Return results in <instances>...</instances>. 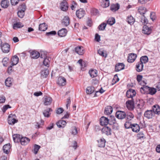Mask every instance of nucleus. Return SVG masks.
Returning a JSON list of instances; mask_svg holds the SVG:
<instances>
[{
  "instance_id": "obj_1",
  "label": "nucleus",
  "mask_w": 160,
  "mask_h": 160,
  "mask_svg": "<svg viewBox=\"0 0 160 160\" xmlns=\"http://www.w3.org/2000/svg\"><path fill=\"white\" fill-rule=\"evenodd\" d=\"M16 116L15 114H10L8 116V121L9 124L13 125L18 121L15 118Z\"/></svg>"
},
{
  "instance_id": "obj_2",
  "label": "nucleus",
  "mask_w": 160,
  "mask_h": 160,
  "mask_svg": "<svg viewBox=\"0 0 160 160\" xmlns=\"http://www.w3.org/2000/svg\"><path fill=\"white\" fill-rule=\"evenodd\" d=\"M2 52L4 53H8L10 50V46L7 43H4L0 46Z\"/></svg>"
},
{
  "instance_id": "obj_3",
  "label": "nucleus",
  "mask_w": 160,
  "mask_h": 160,
  "mask_svg": "<svg viewBox=\"0 0 160 160\" xmlns=\"http://www.w3.org/2000/svg\"><path fill=\"white\" fill-rule=\"evenodd\" d=\"M21 8L22 9L19 10L17 12L18 17L20 18H22L24 16L26 7L25 4H22L21 6Z\"/></svg>"
},
{
  "instance_id": "obj_4",
  "label": "nucleus",
  "mask_w": 160,
  "mask_h": 160,
  "mask_svg": "<svg viewBox=\"0 0 160 160\" xmlns=\"http://www.w3.org/2000/svg\"><path fill=\"white\" fill-rule=\"evenodd\" d=\"M143 87H142L140 89V92L144 94H150V87L148 86L143 85Z\"/></svg>"
},
{
  "instance_id": "obj_5",
  "label": "nucleus",
  "mask_w": 160,
  "mask_h": 160,
  "mask_svg": "<svg viewBox=\"0 0 160 160\" xmlns=\"http://www.w3.org/2000/svg\"><path fill=\"white\" fill-rule=\"evenodd\" d=\"M126 116V113L124 112L121 111H118L116 113V117L119 119H123Z\"/></svg>"
},
{
  "instance_id": "obj_6",
  "label": "nucleus",
  "mask_w": 160,
  "mask_h": 160,
  "mask_svg": "<svg viewBox=\"0 0 160 160\" xmlns=\"http://www.w3.org/2000/svg\"><path fill=\"white\" fill-rule=\"evenodd\" d=\"M126 105L127 108L130 110H132L134 108L133 100L132 99L131 100H128L126 102Z\"/></svg>"
},
{
  "instance_id": "obj_7",
  "label": "nucleus",
  "mask_w": 160,
  "mask_h": 160,
  "mask_svg": "<svg viewBox=\"0 0 160 160\" xmlns=\"http://www.w3.org/2000/svg\"><path fill=\"white\" fill-rule=\"evenodd\" d=\"M136 94V92L134 90L132 89H130L127 91L126 95L128 98H132L133 97L135 96Z\"/></svg>"
},
{
  "instance_id": "obj_8",
  "label": "nucleus",
  "mask_w": 160,
  "mask_h": 160,
  "mask_svg": "<svg viewBox=\"0 0 160 160\" xmlns=\"http://www.w3.org/2000/svg\"><path fill=\"white\" fill-rule=\"evenodd\" d=\"M152 112L156 114H160V106L157 104L154 105L152 107V110H151V112Z\"/></svg>"
},
{
  "instance_id": "obj_9",
  "label": "nucleus",
  "mask_w": 160,
  "mask_h": 160,
  "mask_svg": "<svg viewBox=\"0 0 160 160\" xmlns=\"http://www.w3.org/2000/svg\"><path fill=\"white\" fill-rule=\"evenodd\" d=\"M137 57V55L135 54L131 53L129 54L127 59L129 62L132 63L134 61Z\"/></svg>"
},
{
  "instance_id": "obj_10",
  "label": "nucleus",
  "mask_w": 160,
  "mask_h": 160,
  "mask_svg": "<svg viewBox=\"0 0 160 160\" xmlns=\"http://www.w3.org/2000/svg\"><path fill=\"white\" fill-rule=\"evenodd\" d=\"M66 82V80L65 78L62 77H59L57 81V84L61 86H64L65 85Z\"/></svg>"
},
{
  "instance_id": "obj_11",
  "label": "nucleus",
  "mask_w": 160,
  "mask_h": 160,
  "mask_svg": "<svg viewBox=\"0 0 160 160\" xmlns=\"http://www.w3.org/2000/svg\"><path fill=\"white\" fill-rule=\"evenodd\" d=\"M52 101V98L46 96L43 98L44 104L45 105H50Z\"/></svg>"
},
{
  "instance_id": "obj_12",
  "label": "nucleus",
  "mask_w": 160,
  "mask_h": 160,
  "mask_svg": "<svg viewBox=\"0 0 160 160\" xmlns=\"http://www.w3.org/2000/svg\"><path fill=\"white\" fill-rule=\"evenodd\" d=\"M109 120L108 118L104 117H102L100 118V123L102 126H105L109 124Z\"/></svg>"
},
{
  "instance_id": "obj_13",
  "label": "nucleus",
  "mask_w": 160,
  "mask_h": 160,
  "mask_svg": "<svg viewBox=\"0 0 160 160\" xmlns=\"http://www.w3.org/2000/svg\"><path fill=\"white\" fill-rule=\"evenodd\" d=\"M40 54L36 50H33L30 52V56L32 58L37 59L40 56Z\"/></svg>"
},
{
  "instance_id": "obj_14",
  "label": "nucleus",
  "mask_w": 160,
  "mask_h": 160,
  "mask_svg": "<svg viewBox=\"0 0 160 160\" xmlns=\"http://www.w3.org/2000/svg\"><path fill=\"white\" fill-rule=\"evenodd\" d=\"M85 13V11L82 9H80L76 12V15L79 18H82L84 16Z\"/></svg>"
},
{
  "instance_id": "obj_15",
  "label": "nucleus",
  "mask_w": 160,
  "mask_h": 160,
  "mask_svg": "<svg viewBox=\"0 0 160 160\" xmlns=\"http://www.w3.org/2000/svg\"><path fill=\"white\" fill-rule=\"evenodd\" d=\"M111 129L107 126H105L102 130V133L107 135H110L111 134Z\"/></svg>"
},
{
  "instance_id": "obj_16",
  "label": "nucleus",
  "mask_w": 160,
  "mask_h": 160,
  "mask_svg": "<svg viewBox=\"0 0 160 160\" xmlns=\"http://www.w3.org/2000/svg\"><path fill=\"white\" fill-rule=\"evenodd\" d=\"M70 19L68 16H65L62 21V24L64 26H67L69 24Z\"/></svg>"
},
{
  "instance_id": "obj_17",
  "label": "nucleus",
  "mask_w": 160,
  "mask_h": 160,
  "mask_svg": "<svg viewBox=\"0 0 160 160\" xmlns=\"http://www.w3.org/2000/svg\"><path fill=\"white\" fill-rule=\"evenodd\" d=\"M125 65L122 63H118L116 65L115 68V70L116 72H118L124 68Z\"/></svg>"
},
{
  "instance_id": "obj_18",
  "label": "nucleus",
  "mask_w": 160,
  "mask_h": 160,
  "mask_svg": "<svg viewBox=\"0 0 160 160\" xmlns=\"http://www.w3.org/2000/svg\"><path fill=\"white\" fill-rule=\"evenodd\" d=\"M67 32V29L63 28L59 30L58 32V34L59 36L63 37L66 35Z\"/></svg>"
},
{
  "instance_id": "obj_19",
  "label": "nucleus",
  "mask_w": 160,
  "mask_h": 160,
  "mask_svg": "<svg viewBox=\"0 0 160 160\" xmlns=\"http://www.w3.org/2000/svg\"><path fill=\"white\" fill-rule=\"evenodd\" d=\"M68 6L67 2L65 0L62 2L61 4V9L63 11H65L68 10Z\"/></svg>"
},
{
  "instance_id": "obj_20",
  "label": "nucleus",
  "mask_w": 160,
  "mask_h": 160,
  "mask_svg": "<svg viewBox=\"0 0 160 160\" xmlns=\"http://www.w3.org/2000/svg\"><path fill=\"white\" fill-rule=\"evenodd\" d=\"M109 122V124H114V125L116 127V128L118 127V124L116 122L115 118L114 116H111L110 117V119H108Z\"/></svg>"
},
{
  "instance_id": "obj_21",
  "label": "nucleus",
  "mask_w": 160,
  "mask_h": 160,
  "mask_svg": "<svg viewBox=\"0 0 160 160\" xmlns=\"http://www.w3.org/2000/svg\"><path fill=\"white\" fill-rule=\"evenodd\" d=\"M19 58L16 55L13 56L11 60V65L14 66L16 65L18 62Z\"/></svg>"
},
{
  "instance_id": "obj_22",
  "label": "nucleus",
  "mask_w": 160,
  "mask_h": 160,
  "mask_svg": "<svg viewBox=\"0 0 160 160\" xmlns=\"http://www.w3.org/2000/svg\"><path fill=\"white\" fill-rule=\"evenodd\" d=\"M11 147V146L10 143L4 145L3 147L4 152L6 154H8L10 152Z\"/></svg>"
},
{
  "instance_id": "obj_23",
  "label": "nucleus",
  "mask_w": 160,
  "mask_h": 160,
  "mask_svg": "<svg viewBox=\"0 0 160 160\" xmlns=\"http://www.w3.org/2000/svg\"><path fill=\"white\" fill-rule=\"evenodd\" d=\"M143 67V64L139 61L136 65V70L138 72H140L142 71Z\"/></svg>"
},
{
  "instance_id": "obj_24",
  "label": "nucleus",
  "mask_w": 160,
  "mask_h": 160,
  "mask_svg": "<svg viewBox=\"0 0 160 160\" xmlns=\"http://www.w3.org/2000/svg\"><path fill=\"white\" fill-rule=\"evenodd\" d=\"M66 121L61 120L58 122L56 124L58 128H63L66 125Z\"/></svg>"
},
{
  "instance_id": "obj_25",
  "label": "nucleus",
  "mask_w": 160,
  "mask_h": 160,
  "mask_svg": "<svg viewBox=\"0 0 160 160\" xmlns=\"http://www.w3.org/2000/svg\"><path fill=\"white\" fill-rule=\"evenodd\" d=\"M30 141V139L26 137H22L21 138L20 142L22 145L27 144Z\"/></svg>"
},
{
  "instance_id": "obj_26",
  "label": "nucleus",
  "mask_w": 160,
  "mask_h": 160,
  "mask_svg": "<svg viewBox=\"0 0 160 160\" xmlns=\"http://www.w3.org/2000/svg\"><path fill=\"white\" fill-rule=\"evenodd\" d=\"M13 139L15 142H20L21 137L19 134H15L12 136Z\"/></svg>"
},
{
  "instance_id": "obj_27",
  "label": "nucleus",
  "mask_w": 160,
  "mask_h": 160,
  "mask_svg": "<svg viewBox=\"0 0 160 160\" xmlns=\"http://www.w3.org/2000/svg\"><path fill=\"white\" fill-rule=\"evenodd\" d=\"M120 8V5L119 4H113L111 5L110 7L111 10L112 12H115L117 11Z\"/></svg>"
},
{
  "instance_id": "obj_28",
  "label": "nucleus",
  "mask_w": 160,
  "mask_h": 160,
  "mask_svg": "<svg viewBox=\"0 0 160 160\" xmlns=\"http://www.w3.org/2000/svg\"><path fill=\"white\" fill-rule=\"evenodd\" d=\"M131 128L132 131L136 132H138L140 130L139 126L136 123L132 124Z\"/></svg>"
},
{
  "instance_id": "obj_29",
  "label": "nucleus",
  "mask_w": 160,
  "mask_h": 160,
  "mask_svg": "<svg viewBox=\"0 0 160 160\" xmlns=\"http://www.w3.org/2000/svg\"><path fill=\"white\" fill-rule=\"evenodd\" d=\"M48 28V26L46 25L45 23L40 24L39 26V31H44Z\"/></svg>"
},
{
  "instance_id": "obj_30",
  "label": "nucleus",
  "mask_w": 160,
  "mask_h": 160,
  "mask_svg": "<svg viewBox=\"0 0 160 160\" xmlns=\"http://www.w3.org/2000/svg\"><path fill=\"white\" fill-rule=\"evenodd\" d=\"M89 73L92 78L95 77L98 75L97 71L94 69H91L89 70Z\"/></svg>"
},
{
  "instance_id": "obj_31",
  "label": "nucleus",
  "mask_w": 160,
  "mask_h": 160,
  "mask_svg": "<svg viewBox=\"0 0 160 160\" xmlns=\"http://www.w3.org/2000/svg\"><path fill=\"white\" fill-rule=\"evenodd\" d=\"M126 21L128 24L131 25L133 24L134 23L135 19L131 15H130L127 17Z\"/></svg>"
},
{
  "instance_id": "obj_32",
  "label": "nucleus",
  "mask_w": 160,
  "mask_h": 160,
  "mask_svg": "<svg viewBox=\"0 0 160 160\" xmlns=\"http://www.w3.org/2000/svg\"><path fill=\"white\" fill-rule=\"evenodd\" d=\"M113 111V108L111 106H107L105 108L104 113L107 115L110 114Z\"/></svg>"
},
{
  "instance_id": "obj_33",
  "label": "nucleus",
  "mask_w": 160,
  "mask_h": 160,
  "mask_svg": "<svg viewBox=\"0 0 160 160\" xmlns=\"http://www.w3.org/2000/svg\"><path fill=\"white\" fill-rule=\"evenodd\" d=\"M49 71L48 69H45L41 72V76L43 78H46L48 75Z\"/></svg>"
},
{
  "instance_id": "obj_34",
  "label": "nucleus",
  "mask_w": 160,
  "mask_h": 160,
  "mask_svg": "<svg viewBox=\"0 0 160 160\" xmlns=\"http://www.w3.org/2000/svg\"><path fill=\"white\" fill-rule=\"evenodd\" d=\"M9 5V2L7 0H2L1 2V6L3 8H7Z\"/></svg>"
},
{
  "instance_id": "obj_35",
  "label": "nucleus",
  "mask_w": 160,
  "mask_h": 160,
  "mask_svg": "<svg viewBox=\"0 0 160 160\" xmlns=\"http://www.w3.org/2000/svg\"><path fill=\"white\" fill-rule=\"evenodd\" d=\"M83 48L82 47H77L75 48V51L79 55H82L83 53Z\"/></svg>"
},
{
  "instance_id": "obj_36",
  "label": "nucleus",
  "mask_w": 160,
  "mask_h": 160,
  "mask_svg": "<svg viewBox=\"0 0 160 160\" xmlns=\"http://www.w3.org/2000/svg\"><path fill=\"white\" fill-rule=\"evenodd\" d=\"M142 33L145 34L149 35L150 34V29L146 25H144L143 26Z\"/></svg>"
},
{
  "instance_id": "obj_37",
  "label": "nucleus",
  "mask_w": 160,
  "mask_h": 160,
  "mask_svg": "<svg viewBox=\"0 0 160 160\" xmlns=\"http://www.w3.org/2000/svg\"><path fill=\"white\" fill-rule=\"evenodd\" d=\"M98 145L100 147H104L105 146V140L103 138H102L98 141Z\"/></svg>"
},
{
  "instance_id": "obj_38",
  "label": "nucleus",
  "mask_w": 160,
  "mask_h": 160,
  "mask_svg": "<svg viewBox=\"0 0 160 160\" xmlns=\"http://www.w3.org/2000/svg\"><path fill=\"white\" fill-rule=\"evenodd\" d=\"M50 59L51 58L48 57H46L44 58V59L43 62L44 65L47 67H49L50 63Z\"/></svg>"
},
{
  "instance_id": "obj_39",
  "label": "nucleus",
  "mask_w": 160,
  "mask_h": 160,
  "mask_svg": "<svg viewBox=\"0 0 160 160\" xmlns=\"http://www.w3.org/2000/svg\"><path fill=\"white\" fill-rule=\"evenodd\" d=\"M51 111H52V109L51 108H48L43 111V114L44 117L48 118L50 116L49 112Z\"/></svg>"
},
{
  "instance_id": "obj_40",
  "label": "nucleus",
  "mask_w": 160,
  "mask_h": 160,
  "mask_svg": "<svg viewBox=\"0 0 160 160\" xmlns=\"http://www.w3.org/2000/svg\"><path fill=\"white\" fill-rule=\"evenodd\" d=\"M12 79L10 78H8L5 81V85L8 87H10L12 85Z\"/></svg>"
},
{
  "instance_id": "obj_41",
  "label": "nucleus",
  "mask_w": 160,
  "mask_h": 160,
  "mask_svg": "<svg viewBox=\"0 0 160 160\" xmlns=\"http://www.w3.org/2000/svg\"><path fill=\"white\" fill-rule=\"evenodd\" d=\"M94 91V87L92 86L88 87L86 89V92L88 94H91Z\"/></svg>"
},
{
  "instance_id": "obj_42",
  "label": "nucleus",
  "mask_w": 160,
  "mask_h": 160,
  "mask_svg": "<svg viewBox=\"0 0 160 160\" xmlns=\"http://www.w3.org/2000/svg\"><path fill=\"white\" fill-rule=\"evenodd\" d=\"M148 58L146 56H144L141 57L140 62H141L142 63H146L148 61Z\"/></svg>"
},
{
  "instance_id": "obj_43",
  "label": "nucleus",
  "mask_w": 160,
  "mask_h": 160,
  "mask_svg": "<svg viewBox=\"0 0 160 160\" xmlns=\"http://www.w3.org/2000/svg\"><path fill=\"white\" fill-rule=\"evenodd\" d=\"M23 26V25L21 22H18L14 24L13 28L14 29H16L17 28L22 27Z\"/></svg>"
},
{
  "instance_id": "obj_44",
  "label": "nucleus",
  "mask_w": 160,
  "mask_h": 160,
  "mask_svg": "<svg viewBox=\"0 0 160 160\" xmlns=\"http://www.w3.org/2000/svg\"><path fill=\"white\" fill-rule=\"evenodd\" d=\"M115 22V20L114 18H111L108 19L107 21V23L111 26Z\"/></svg>"
},
{
  "instance_id": "obj_45",
  "label": "nucleus",
  "mask_w": 160,
  "mask_h": 160,
  "mask_svg": "<svg viewBox=\"0 0 160 160\" xmlns=\"http://www.w3.org/2000/svg\"><path fill=\"white\" fill-rule=\"evenodd\" d=\"M138 11L141 15L144 14L146 12L145 8L142 7H139L138 8Z\"/></svg>"
},
{
  "instance_id": "obj_46",
  "label": "nucleus",
  "mask_w": 160,
  "mask_h": 160,
  "mask_svg": "<svg viewBox=\"0 0 160 160\" xmlns=\"http://www.w3.org/2000/svg\"><path fill=\"white\" fill-rule=\"evenodd\" d=\"M126 117L129 120H131L134 117V115L130 112H127Z\"/></svg>"
},
{
  "instance_id": "obj_47",
  "label": "nucleus",
  "mask_w": 160,
  "mask_h": 160,
  "mask_svg": "<svg viewBox=\"0 0 160 160\" xmlns=\"http://www.w3.org/2000/svg\"><path fill=\"white\" fill-rule=\"evenodd\" d=\"M9 59L7 58H4L2 60V63L4 66L6 67L7 66L9 62Z\"/></svg>"
},
{
  "instance_id": "obj_48",
  "label": "nucleus",
  "mask_w": 160,
  "mask_h": 160,
  "mask_svg": "<svg viewBox=\"0 0 160 160\" xmlns=\"http://www.w3.org/2000/svg\"><path fill=\"white\" fill-rule=\"evenodd\" d=\"M106 26V24L105 23H103L100 25L98 27V29L100 30H104Z\"/></svg>"
},
{
  "instance_id": "obj_49",
  "label": "nucleus",
  "mask_w": 160,
  "mask_h": 160,
  "mask_svg": "<svg viewBox=\"0 0 160 160\" xmlns=\"http://www.w3.org/2000/svg\"><path fill=\"white\" fill-rule=\"evenodd\" d=\"M40 148V146L38 145L35 144L34 146V153L35 154H36L38 152V150Z\"/></svg>"
},
{
  "instance_id": "obj_50",
  "label": "nucleus",
  "mask_w": 160,
  "mask_h": 160,
  "mask_svg": "<svg viewBox=\"0 0 160 160\" xmlns=\"http://www.w3.org/2000/svg\"><path fill=\"white\" fill-rule=\"evenodd\" d=\"M103 1L102 6L103 7L106 8L109 5V0H103Z\"/></svg>"
},
{
  "instance_id": "obj_51",
  "label": "nucleus",
  "mask_w": 160,
  "mask_h": 160,
  "mask_svg": "<svg viewBox=\"0 0 160 160\" xmlns=\"http://www.w3.org/2000/svg\"><path fill=\"white\" fill-rule=\"evenodd\" d=\"M156 18L157 17L155 12H151V19L152 21L154 22V21L156 20Z\"/></svg>"
},
{
  "instance_id": "obj_52",
  "label": "nucleus",
  "mask_w": 160,
  "mask_h": 160,
  "mask_svg": "<svg viewBox=\"0 0 160 160\" xmlns=\"http://www.w3.org/2000/svg\"><path fill=\"white\" fill-rule=\"evenodd\" d=\"M145 118L149 119L150 118V110H147L145 112L144 114Z\"/></svg>"
},
{
  "instance_id": "obj_53",
  "label": "nucleus",
  "mask_w": 160,
  "mask_h": 160,
  "mask_svg": "<svg viewBox=\"0 0 160 160\" xmlns=\"http://www.w3.org/2000/svg\"><path fill=\"white\" fill-rule=\"evenodd\" d=\"M98 53L100 56L103 57H106L107 55L106 53H104L103 50L102 49H99L98 51Z\"/></svg>"
},
{
  "instance_id": "obj_54",
  "label": "nucleus",
  "mask_w": 160,
  "mask_h": 160,
  "mask_svg": "<svg viewBox=\"0 0 160 160\" xmlns=\"http://www.w3.org/2000/svg\"><path fill=\"white\" fill-rule=\"evenodd\" d=\"M138 139H143L144 138V135L142 132H139L137 135Z\"/></svg>"
},
{
  "instance_id": "obj_55",
  "label": "nucleus",
  "mask_w": 160,
  "mask_h": 160,
  "mask_svg": "<svg viewBox=\"0 0 160 160\" xmlns=\"http://www.w3.org/2000/svg\"><path fill=\"white\" fill-rule=\"evenodd\" d=\"M132 124L130 122H126L124 124V126L126 128L128 129L129 128H131L132 127Z\"/></svg>"
},
{
  "instance_id": "obj_56",
  "label": "nucleus",
  "mask_w": 160,
  "mask_h": 160,
  "mask_svg": "<svg viewBox=\"0 0 160 160\" xmlns=\"http://www.w3.org/2000/svg\"><path fill=\"white\" fill-rule=\"evenodd\" d=\"M71 133L73 135H76L78 133L77 129L75 127L72 128L71 130Z\"/></svg>"
},
{
  "instance_id": "obj_57",
  "label": "nucleus",
  "mask_w": 160,
  "mask_h": 160,
  "mask_svg": "<svg viewBox=\"0 0 160 160\" xmlns=\"http://www.w3.org/2000/svg\"><path fill=\"white\" fill-rule=\"evenodd\" d=\"M144 105V102L142 100L140 101L139 103L138 104L137 107L138 108H141Z\"/></svg>"
},
{
  "instance_id": "obj_58",
  "label": "nucleus",
  "mask_w": 160,
  "mask_h": 160,
  "mask_svg": "<svg viewBox=\"0 0 160 160\" xmlns=\"http://www.w3.org/2000/svg\"><path fill=\"white\" fill-rule=\"evenodd\" d=\"M67 104H66V108L67 109H68L70 107V105L71 103V101H70V98L68 97L67 101Z\"/></svg>"
},
{
  "instance_id": "obj_59",
  "label": "nucleus",
  "mask_w": 160,
  "mask_h": 160,
  "mask_svg": "<svg viewBox=\"0 0 160 160\" xmlns=\"http://www.w3.org/2000/svg\"><path fill=\"white\" fill-rule=\"evenodd\" d=\"M6 100L5 97L3 95L0 96V103H3Z\"/></svg>"
},
{
  "instance_id": "obj_60",
  "label": "nucleus",
  "mask_w": 160,
  "mask_h": 160,
  "mask_svg": "<svg viewBox=\"0 0 160 160\" xmlns=\"http://www.w3.org/2000/svg\"><path fill=\"white\" fill-rule=\"evenodd\" d=\"M11 107L9 105L4 106L2 108V111L3 112H5L6 110L8 108H10Z\"/></svg>"
},
{
  "instance_id": "obj_61",
  "label": "nucleus",
  "mask_w": 160,
  "mask_h": 160,
  "mask_svg": "<svg viewBox=\"0 0 160 160\" xmlns=\"http://www.w3.org/2000/svg\"><path fill=\"white\" fill-rule=\"evenodd\" d=\"M19 1V0H10L11 4L13 6L17 5Z\"/></svg>"
},
{
  "instance_id": "obj_62",
  "label": "nucleus",
  "mask_w": 160,
  "mask_h": 160,
  "mask_svg": "<svg viewBox=\"0 0 160 160\" xmlns=\"http://www.w3.org/2000/svg\"><path fill=\"white\" fill-rule=\"evenodd\" d=\"M157 92V89L155 88L151 87V95H153L155 94Z\"/></svg>"
},
{
  "instance_id": "obj_63",
  "label": "nucleus",
  "mask_w": 160,
  "mask_h": 160,
  "mask_svg": "<svg viewBox=\"0 0 160 160\" xmlns=\"http://www.w3.org/2000/svg\"><path fill=\"white\" fill-rule=\"evenodd\" d=\"M41 55L40 57L41 58H45L47 54V52L45 51H41L40 52Z\"/></svg>"
},
{
  "instance_id": "obj_64",
  "label": "nucleus",
  "mask_w": 160,
  "mask_h": 160,
  "mask_svg": "<svg viewBox=\"0 0 160 160\" xmlns=\"http://www.w3.org/2000/svg\"><path fill=\"white\" fill-rule=\"evenodd\" d=\"M119 80V79L117 75H115L112 82L114 83H115L118 81Z\"/></svg>"
}]
</instances>
